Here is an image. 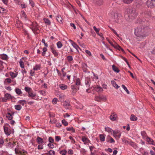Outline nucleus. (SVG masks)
Masks as SVG:
<instances>
[{
    "mask_svg": "<svg viewBox=\"0 0 155 155\" xmlns=\"http://www.w3.org/2000/svg\"><path fill=\"white\" fill-rule=\"evenodd\" d=\"M100 139L101 141H104L105 140V137L104 136H100Z\"/></svg>",
    "mask_w": 155,
    "mask_h": 155,
    "instance_id": "obj_64",
    "label": "nucleus"
},
{
    "mask_svg": "<svg viewBox=\"0 0 155 155\" xmlns=\"http://www.w3.org/2000/svg\"><path fill=\"white\" fill-rule=\"evenodd\" d=\"M122 87L124 89V90L128 94H129L130 93L129 91L128 90L127 88L124 85L122 84Z\"/></svg>",
    "mask_w": 155,
    "mask_h": 155,
    "instance_id": "obj_38",
    "label": "nucleus"
},
{
    "mask_svg": "<svg viewBox=\"0 0 155 155\" xmlns=\"http://www.w3.org/2000/svg\"><path fill=\"white\" fill-rule=\"evenodd\" d=\"M4 128L5 134L8 135V136L10 135L11 133V130H10V129H9L8 127H5V126L4 127Z\"/></svg>",
    "mask_w": 155,
    "mask_h": 155,
    "instance_id": "obj_8",
    "label": "nucleus"
},
{
    "mask_svg": "<svg viewBox=\"0 0 155 155\" xmlns=\"http://www.w3.org/2000/svg\"><path fill=\"white\" fill-rule=\"evenodd\" d=\"M6 117L8 118L9 120H12L13 118L11 114L10 113H7L6 114Z\"/></svg>",
    "mask_w": 155,
    "mask_h": 155,
    "instance_id": "obj_21",
    "label": "nucleus"
},
{
    "mask_svg": "<svg viewBox=\"0 0 155 155\" xmlns=\"http://www.w3.org/2000/svg\"><path fill=\"white\" fill-rule=\"evenodd\" d=\"M106 140L107 142L110 143H114L115 142V141L114 139L111 137L110 136L107 137L106 138Z\"/></svg>",
    "mask_w": 155,
    "mask_h": 155,
    "instance_id": "obj_9",
    "label": "nucleus"
},
{
    "mask_svg": "<svg viewBox=\"0 0 155 155\" xmlns=\"http://www.w3.org/2000/svg\"><path fill=\"white\" fill-rule=\"evenodd\" d=\"M137 14L135 8L127 9L125 12L124 17L127 21H131L134 19L137 16Z\"/></svg>",
    "mask_w": 155,
    "mask_h": 155,
    "instance_id": "obj_1",
    "label": "nucleus"
},
{
    "mask_svg": "<svg viewBox=\"0 0 155 155\" xmlns=\"http://www.w3.org/2000/svg\"><path fill=\"white\" fill-rule=\"evenodd\" d=\"M41 68L40 65L39 64H36L35 67H34L33 70H34L37 71L40 70Z\"/></svg>",
    "mask_w": 155,
    "mask_h": 155,
    "instance_id": "obj_30",
    "label": "nucleus"
},
{
    "mask_svg": "<svg viewBox=\"0 0 155 155\" xmlns=\"http://www.w3.org/2000/svg\"><path fill=\"white\" fill-rule=\"evenodd\" d=\"M48 145L49 147L51 148H53L54 147V145L53 144L49 143Z\"/></svg>",
    "mask_w": 155,
    "mask_h": 155,
    "instance_id": "obj_61",
    "label": "nucleus"
},
{
    "mask_svg": "<svg viewBox=\"0 0 155 155\" xmlns=\"http://www.w3.org/2000/svg\"><path fill=\"white\" fill-rule=\"evenodd\" d=\"M57 101H58V99L57 98H54L52 101L53 104H56L57 103Z\"/></svg>",
    "mask_w": 155,
    "mask_h": 155,
    "instance_id": "obj_54",
    "label": "nucleus"
},
{
    "mask_svg": "<svg viewBox=\"0 0 155 155\" xmlns=\"http://www.w3.org/2000/svg\"><path fill=\"white\" fill-rule=\"evenodd\" d=\"M130 119L131 120L135 121L137 120V118L134 115L132 114L130 116Z\"/></svg>",
    "mask_w": 155,
    "mask_h": 155,
    "instance_id": "obj_26",
    "label": "nucleus"
},
{
    "mask_svg": "<svg viewBox=\"0 0 155 155\" xmlns=\"http://www.w3.org/2000/svg\"><path fill=\"white\" fill-rule=\"evenodd\" d=\"M36 141L37 143L39 144H42L44 142L43 139L39 137H38L37 138Z\"/></svg>",
    "mask_w": 155,
    "mask_h": 155,
    "instance_id": "obj_14",
    "label": "nucleus"
},
{
    "mask_svg": "<svg viewBox=\"0 0 155 155\" xmlns=\"http://www.w3.org/2000/svg\"><path fill=\"white\" fill-rule=\"evenodd\" d=\"M25 90L26 91V92L28 93V94L29 92H30L32 90L31 88H30L28 87H25Z\"/></svg>",
    "mask_w": 155,
    "mask_h": 155,
    "instance_id": "obj_37",
    "label": "nucleus"
},
{
    "mask_svg": "<svg viewBox=\"0 0 155 155\" xmlns=\"http://www.w3.org/2000/svg\"><path fill=\"white\" fill-rule=\"evenodd\" d=\"M134 34L137 37L140 38V40H141L144 37H145L147 36L145 28L141 26L135 29Z\"/></svg>",
    "mask_w": 155,
    "mask_h": 155,
    "instance_id": "obj_2",
    "label": "nucleus"
},
{
    "mask_svg": "<svg viewBox=\"0 0 155 155\" xmlns=\"http://www.w3.org/2000/svg\"><path fill=\"white\" fill-rule=\"evenodd\" d=\"M71 87L72 90V94L73 95H74L75 94L76 92L78 90H79V87L76 85H71Z\"/></svg>",
    "mask_w": 155,
    "mask_h": 155,
    "instance_id": "obj_6",
    "label": "nucleus"
},
{
    "mask_svg": "<svg viewBox=\"0 0 155 155\" xmlns=\"http://www.w3.org/2000/svg\"><path fill=\"white\" fill-rule=\"evenodd\" d=\"M41 42L44 44V45L46 47H48V46L47 43H45V40L44 39H42Z\"/></svg>",
    "mask_w": 155,
    "mask_h": 155,
    "instance_id": "obj_49",
    "label": "nucleus"
},
{
    "mask_svg": "<svg viewBox=\"0 0 155 155\" xmlns=\"http://www.w3.org/2000/svg\"><path fill=\"white\" fill-rule=\"evenodd\" d=\"M147 141L149 144H152V145H154L155 143L152 139L150 138L147 137L146 139Z\"/></svg>",
    "mask_w": 155,
    "mask_h": 155,
    "instance_id": "obj_12",
    "label": "nucleus"
},
{
    "mask_svg": "<svg viewBox=\"0 0 155 155\" xmlns=\"http://www.w3.org/2000/svg\"><path fill=\"white\" fill-rule=\"evenodd\" d=\"M61 139V138L60 136H55V140L57 141H58Z\"/></svg>",
    "mask_w": 155,
    "mask_h": 155,
    "instance_id": "obj_58",
    "label": "nucleus"
},
{
    "mask_svg": "<svg viewBox=\"0 0 155 155\" xmlns=\"http://www.w3.org/2000/svg\"><path fill=\"white\" fill-rule=\"evenodd\" d=\"M105 131L108 133L112 132L113 131V130L112 129L108 127H105Z\"/></svg>",
    "mask_w": 155,
    "mask_h": 155,
    "instance_id": "obj_33",
    "label": "nucleus"
},
{
    "mask_svg": "<svg viewBox=\"0 0 155 155\" xmlns=\"http://www.w3.org/2000/svg\"><path fill=\"white\" fill-rule=\"evenodd\" d=\"M41 3L42 4H47L48 2L47 0H40Z\"/></svg>",
    "mask_w": 155,
    "mask_h": 155,
    "instance_id": "obj_46",
    "label": "nucleus"
},
{
    "mask_svg": "<svg viewBox=\"0 0 155 155\" xmlns=\"http://www.w3.org/2000/svg\"><path fill=\"white\" fill-rule=\"evenodd\" d=\"M66 130L68 131H71V132H75V130L72 127H69L66 128Z\"/></svg>",
    "mask_w": 155,
    "mask_h": 155,
    "instance_id": "obj_23",
    "label": "nucleus"
},
{
    "mask_svg": "<svg viewBox=\"0 0 155 155\" xmlns=\"http://www.w3.org/2000/svg\"><path fill=\"white\" fill-rule=\"evenodd\" d=\"M5 81H7L8 83L9 84L11 83L12 80L11 78H8L5 79Z\"/></svg>",
    "mask_w": 155,
    "mask_h": 155,
    "instance_id": "obj_56",
    "label": "nucleus"
},
{
    "mask_svg": "<svg viewBox=\"0 0 155 155\" xmlns=\"http://www.w3.org/2000/svg\"><path fill=\"white\" fill-rule=\"evenodd\" d=\"M63 105L64 107L67 108L68 106L70 105V102L69 101H65L64 102Z\"/></svg>",
    "mask_w": 155,
    "mask_h": 155,
    "instance_id": "obj_22",
    "label": "nucleus"
},
{
    "mask_svg": "<svg viewBox=\"0 0 155 155\" xmlns=\"http://www.w3.org/2000/svg\"><path fill=\"white\" fill-rule=\"evenodd\" d=\"M10 74L12 78H15L18 75V73H15L13 72H10Z\"/></svg>",
    "mask_w": 155,
    "mask_h": 155,
    "instance_id": "obj_28",
    "label": "nucleus"
},
{
    "mask_svg": "<svg viewBox=\"0 0 155 155\" xmlns=\"http://www.w3.org/2000/svg\"><path fill=\"white\" fill-rule=\"evenodd\" d=\"M51 51L52 53L54 54L55 57H56L58 56V52L56 51L55 50V49Z\"/></svg>",
    "mask_w": 155,
    "mask_h": 155,
    "instance_id": "obj_32",
    "label": "nucleus"
},
{
    "mask_svg": "<svg viewBox=\"0 0 155 155\" xmlns=\"http://www.w3.org/2000/svg\"><path fill=\"white\" fill-rule=\"evenodd\" d=\"M5 97L8 100L9 99H12L13 98V97L10 94L8 93H6L5 94Z\"/></svg>",
    "mask_w": 155,
    "mask_h": 155,
    "instance_id": "obj_25",
    "label": "nucleus"
},
{
    "mask_svg": "<svg viewBox=\"0 0 155 155\" xmlns=\"http://www.w3.org/2000/svg\"><path fill=\"white\" fill-rule=\"evenodd\" d=\"M111 83L113 86L117 89L119 87V86L116 84V82L114 81H111Z\"/></svg>",
    "mask_w": 155,
    "mask_h": 155,
    "instance_id": "obj_24",
    "label": "nucleus"
},
{
    "mask_svg": "<svg viewBox=\"0 0 155 155\" xmlns=\"http://www.w3.org/2000/svg\"><path fill=\"white\" fill-rule=\"evenodd\" d=\"M112 132L113 133L114 136L117 134H118V136H121V134L120 131L117 129H116L115 130H113Z\"/></svg>",
    "mask_w": 155,
    "mask_h": 155,
    "instance_id": "obj_10",
    "label": "nucleus"
},
{
    "mask_svg": "<svg viewBox=\"0 0 155 155\" xmlns=\"http://www.w3.org/2000/svg\"><path fill=\"white\" fill-rule=\"evenodd\" d=\"M133 0H123L124 2L127 4H129L131 3Z\"/></svg>",
    "mask_w": 155,
    "mask_h": 155,
    "instance_id": "obj_45",
    "label": "nucleus"
},
{
    "mask_svg": "<svg viewBox=\"0 0 155 155\" xmlns=\"http://www.w3.org/2000/svg\"><path fill=\"white\" fill-rule=\"evenodd\" d=\"M56 19L57 21L60 23L62 24L63 23L62 18L60 15H57Z\"/></svg>",
    "mask_w": 155,
    "mask_h": 155,
    "instance_id": "obj_15",
    "label": "nucleus"
},
{
    "mask_svg": "<svg viewBox=\"0 0 155 155\" xmlns=\"http://www.w3.org/2000/svg\"><path fill=\"white\" fill-rule=\"evenodd\" d=\"M94 100L97 101H101L102 100L105 101L107 100V98L105 96L101 95L98 96H96L94 97Z\"/></svg>",
    "mask_w": 155,
    "mask_h": 155,
    "instance_id": "obj_4",
    "label": "nucleus"
},
{
    "mask_svg": "<svg viewBox=\"0 0 155 155\" xmlns=\"http://www.w3.org/2000/svg\"><path fill=\"white\" fill-rule=\"evenodd\" d=\"M82 140L85 144H87L88 143L89 141V140L85 136H84L82 138Z\"/></svg>",
    "mask_w": 155,
    "mask_h": 155,
    "instance_id": "obj_17",
    "label": "nucleus"
},
{
    "mask_svg": "<svg viewBox=\"0 0 155 155\" xmlns=\"http://www.w3.org/2000/svg\"><path fill=\"white\" fill-rule=\"evenodd\" d=\"M110 28L112 31L113 33L115 34L117 37H119V35L117 34V33L116 31L112 28L111 27L109 26Z\"/></svg>",
    "mask_w": 155,
    "mask_h": 155,
    "instance_id": "obj_44",
    "label": "nucleus"
},
{
    "mask_svg": "<svg viewBox=\"0 0 155 155\" xmlns=\"http://www.w3.org/2000/svg\"><path fill=\"white\" fill-rule=\"evenodd\" d=\"M80 80L79 78H78L76 80V82H75V85L76 86L80 85Z\"/></svg>",
    "mask_w": 155,
    "mask_h": 155,
    "instance_id": "obj_41",
    "label": "nucleus"
},
{
    "mask_svg": "<svg viewBox=\"0 0 155 155\" xmlns=\"http://www.w3.org/2000/svg\"><path fill=\"white\" fill-rule=\"evenodd\" d=\"M83 106L81 104H79L78 106H77V108L78 109L81 110L83 108Z\"/></svg>",
    "mask_w": 155,
    "mask_h": 155,
    "instance_id": "obj_50",
    "label": "nucleus"
},
{
    "mask_svg": "<svg viewBox=\"0 0 155 155\" xmlns=\"http://www.w3.org/2000/svg\"><path fill=\"white\" fill-rule=\"evenodd\" d=\"M103 2V0H96L97 4L98 5H102Z\"/></svg>",
    "mask_w": 155,
    "mask_h": 155,
    "instance_id": "obj_35",
    "label": "nucleus"
},
{
    "mask_svg": "<svg viewBox=\"0 0 155 155\" xmlns=\"http://www.w3.org/2000/svg\"><path fill=\"white\" fill-rule=\"evenodd\" d=\"M6 9L0 7V12L3 13L5 11Z\"/></svg>",
    "mask_w": 155,
    "mask_h": 155,
    "instance_id": "obj_55",
    "label": "nucleus"
},
{
    "mask_svg": "<svg viewBox=\"0 0 155 155\" xmlns=\"http://www.w3.org/2000/svg\"><path fill=\"white\" fill-rule=\"evenodd\" d=\"M110 118L111 120L113 121L115 120L116 119L115 117H114V116H112V115H110Z\"/></svg>",
    "mask_w": 155,
    "mask_h": 155,
    "instance_id": "obj_47",
    "label": "nucleus"
},
{
    "mask_svg": "<svg viewBox=\"0 0 155 155\" xmlns=\"http://www.w3.org/2000/svg\"><path fill=\"white\" fill-rule=\"evenodd\" d=\"M57 45L58 48H60L63 45L60 41H59L57 43Z\"/></svg>",
    "mask_w": 155,
    "mask_h": 155,
    "instance_id": "obj_34",
    "label": "nucleus"
},
{
    "mask_svg": "<svg viewBox=\"0 0 155 155\" xmlns=\"http://www.w3.org/2000/svg\"><path fill=\"white\" fill-rule=\"evenodd\" d=\"M43 20L45 22V24L48 25H50L51 24V22L48 19L46 18H43Z\"/></svg>",
    "mask_w": 155,
    "mask_h": 155,
    "instance_id": "obj_20",
    "label": "nucleus"
},
{
    "mask_svg": "<svg viewBox=\"0 0 155 155\" xmlns=\"http://www.w3.org/2000/svg\"><path fill=\"white\" fill-rule=\"evenodd\" d=\"M19 63L21 67L22 68H24V63L23 61L21 60L19 61Z\"/></svg>",
    "mask_w": 155,
    "mask_h": 155,
    "instance_id": "obj_42",
    "label": "nucleus"
},
{
    "mask_svg": "<svg viewBox=\"0 0 155 155\" xmlns=\"http://www.w3.org/2000/svg\"><path fill=\"white\" fill-rule=\"evenodd\" d=\"M144 14L147 16H148L150 17L154 18V15L152 12L150 10H147L144 12Z\"/></svg>",
    "mask_w": 155,
    "mask_h": 155,
    "instance_id": "obj_7",
    "label": "nucleus"
},
{
    "mask_svg": "<svg viewBox=\"0 0 155 155\" xmlns=\"http://www.w3.org/2000/svg\"><path fill=\"white\" fill-rule=\"evenodd\" d=\"M61 122L62 124L64 126H67L68 125V122L65 119L62 120Z\"/></svg>",
    "mask_w": 155,
    "mask_h": 155,
    "instance_id": "obj_39",
    "label": "nucleus"
},
{
    "mask_svg": "<svg viewBox=\"0 0 155 155\" xmlns=\"http://www.w3.org/2000/svg\"><path fill=\"white\" fill-rule=\"evenodd\" d=\"M1 98L2 99V102H6L8 100V99L5 97H1Z\"/></svg>",
    "mask_w": 155,
    "mask_h": 155,
    "instance_id": "obj_57",
    "label": "nucleus"
},
{
    "mask_svg": "<svg viewBox=\"0 0 155 155\" xmlns=\"http://www.w3.org/2000/svg\"><path fill=\"white\" fill-rule=\"evenodd\" d=\"M60 88L62 90H64L67 89L68 88V86L64 84H61L59 86Z\"/></svg>",
    "mask_w": 155,
    "mask_h": 155,
    "instance_id": "obj_19",
    "label": "nucleus"
},
{
    "mask_svg": "<svg viewBox=\"0 0 155 155\" xmlns=\"http://www.w3.org/2000/svg\"><path fill=\"white\" fill-rule=\"evenodd\" d=\"M112 68L113 70L116 72L119 73L120 71V70L114 65H112Z\"/></svg>",
    "mask_w": 155,
    "mask_h": 155,
    "instance_id": "obj_18",
    "label": "nucleus"
},
{
    "mask_svg": "<svg viewBox=\"0 0 155 155\" xmlns=\"http://www.w3.org/2000/svg\"><path fill=\"white\" fill-rule=\"evenodd\" d=\"M100 56L103 60L105 61L107 60V59L105 58L103 54H100Z\"/></svg>",
    "mask_w": 155,
    "mask_h": 155,
    "instance_id": "obj_60",
    "label": "nucleus"
},
{
    "mask_svg": "<svg viewBox=\"0 0 155 155\" xmlns=\"http://www.w3.org/2000/svg\"><path fill=\"white\" fill-rule=\"evenodd\" d=\"M87 64L85 63H83L82 64V68L83 69L87 68Z\"/></svg>",
    "mask_w": 155,
    "mask_h": 155,
    "instance_id": "obj_63",
    "label": "nucleus"
},
{
    "mask_svg": "<svg viewBox=\"0 0 155 155\" xmlns=\"http://www.w3.org/2000/svg\"><path fill=\"white\" fill-rule=\"evenodd\" d=\"M129 144L132 146L134 148H136L137 147V146L136 144L135 143H134V142L131 141L130 142H129Z\"/></svg>",
    "mask_w": 155,
    "mask_h": 155,
    "instance_id": "obj_36",
    "label": "nucleus"
},
{
    "mask_svg": "<svg viewBox=\"0 0 155 155\" xmlns=\"http://www.w3.org/2000/svg\"><path fill=\"white\" fill-rule=\"evenodd\" d=\"M21 106L19 104H18L16 105H15V109L17 110H19L21 109Z\"/></svg>",
    "mask_w": 155,
    "mask_h": 155,
    "instance_id": "obj_31",
    "label": "nucleus"
},
{
    "mask_svg": "<svg viewBox=\"0 0 155 155\" xmlns=\"http://www.w3.org/2000/svg\"><path fill=\"white\" fill-rule=\"evenodd\" d=\"M1 56V58L4 60H7L8 59V56L7 55L5 54H0Z\"/></svg>",
    "mask_w": 155,
    "mask_h": 155,
    "instance_id": "obj_16",
    "label": "nucleus"
},
{
    "mask_svg": "<svg viewBox=\"0 0 155 155\" xmlns=\"http://www.w3.org/2000/svg\"><path fill=\"white\" fill-rule=\"evenodd\" d=\"M93 28L94 30L97 33H99V31L100 30V29L97 28L95 26H94L93 27Z\"/></svg>",
    "mask_w": 155,
    "mask_h": 155,
    "instance_id": "obj_43",
    "label": "nucleus"
},
{
    "mask_svg": "<svg viewBox=\"0 0 155 155\" xmlns=\"http://www.w3.org/2000/svg\"><path fill=\"white\" fill-rule=\"evenodd\" d=\"M94 89L98 92H101L103 91V88L101 87L98 86L94 88Z\"/></svg>",
    "mask_w": 155,
    "mask_h": 155,
    "instance_id": "obj_13",
    "label": "nucleus"
},
{
    "mask_svg": "<svg viewBox=\"0 0 155 155\" xmlns=\"http://www.w3.org/2000/svg\"><path fill=\"white\" fill-rule=\"evenodd\" d=\"M16 146L17 147L15 149V153L18 155H26L27 154V152L25 150L21 149L19 147L18 143L17 141L14 140L12 143V145H11V148H13L14 147Z\"/></svg>",
    "mask_w": 155,
    "mask_h": 155,
    "instance_id": "obj_3",
    "label": "nucleus"
},
{
    "mask_svg": "<svg viewBox=\"0 0 155 155\" xmlns=\"http://www.w3.org/2000/svg\"><path fill=\"white\" fill-rule=\"evenodd\" d=\"M86 53L88 54L89 56H91V52L88 50H85Z\"/></svg>",
    "mask_w": 155,
    "mask_h": 155,
    "instance_id": "obj_62",
    "label": "nucleus"
},
{
    "mask_svg": "<svg viewBox=\"0 0 155 155\" xmlns=\"http://www.w3.org/2000/svg\"><path fill=\"white\" fill-rule=\"evenodd\" d=\"M28 94L29 97H31L32 99H35L34 97L36 96V94L33 93L32 91H31Z\"/></svg>",
    "mask_w": 155,
    "mask_h": 155,
    "instance_id": "obj_11",
    "label": "nucleus"
},
{
    "mask_svg": "<svg viewBox=\"0 0 155 155\" xmlns=\"http://www.w3.org/2000/svg\"><path fill=\"white\" fill-rule=\"evenodd\" d=\"M67 153V151L65 150L61 151L60 153L62 155H65Z\"/></svg>",
    "mask_w": 155,
    "mask_h": 155,
    "instance_id": "obj_48",
    "label": "nucleus"
},
{
    "mask_svg": "<svg viewBox=\"0 0 155 155\" xmlns=\"http://www.w3.org/2000/svg\"><path fill=\"white\" fill-rule=\"evenodd\" d=\"M148 7L153 8L155 7V0H148L147 2Z\"/></svg>",
    "mask_w": 155,
    "mask_h": 155,
    "instance_id": "obj_5",
    "label": "nucleus"
},
{
    "mask_svg": "<svg viewBox=\"0 0 155 155\" xmlns=\"http://www.w3.org/2000/svg\"><path fill=\"white\" fill-rule=\"evenodd\" d=\"M15 91L16 93L18 95H20L22 94V92L20 89L18 88L15 89Z\"/></svg>",
    "mask_w": 155,
    "mask_h": 155,
    "instance_id": "obj_29",
    "label": "nucleus"
},
{
    "mask_svg": "<svg viewBox=\"0 0 155 155\" xmlns=\"http://www.w3.org/2000/svg\"><path fill=\"white\" fill-rule=\"evenodd\" d=\"M48 152L50 154V155H55V152L54 151L50 150H49Z\"/></svg>",
    "mask_w": 155,
    "mask_h": 155,
    "instance_id": "obj_52",
    "label": "nucleus"
},
{
    "mask_svg": "<svg viewBox=\"0 0 155 155\" xmlns=\"http://www.w3.org/2000/svg\"><path fill=\"white\" fill-rule=\"evenodd\" d=\"M72 46L75 48L77 50V51H78V48L79 49H80L81 50V48H80L75 42H73L72 43Z\"/></svg>",
    "mask_w": 155,
    "mask_h": 155,
    "instance_id": "obj_27",
    "label": "nucleus"
},
{
    "mask_svg": "<svg viewBox=\"0 0 155 155\" xmlns=\"http://www.w3.org/2000/svg\"><path fill=\"white\" fill-rule=\"evenodd\" d=\"M90 83H91V82L89 80H87L85 81V84L87 86H88V87H89L90 86Z\"/></svg>",
    "mask_w": 155,
    "mask_h": 155,
    "instance_id": "obj_40",
    "label": "nucleus"
},
{
    "mask_svg": "<svg viewBox=\"0 0 155 155\" xmlns=\"http://www.w3.org/2000/svg\"><path fill=\"white\" fill-rule=\"evenodd\" d=\"M68 60L70 61H71L73 60V58L71 56H68L67 57Z\"/></svg>",
    "mask_w": 155,
    "mask_h": 155,
    "instance_id": "obj_53",
    "label": "nucleus"
},
{
    "mask_svg": "<svg viewBox=\"0 0 155 155\" xmlns=\"http://www.w3.org/2000/svg\"><path fill=\"white\" fill-rule=\"evenodd\" d=\"M49 141L51 143H53L54 142V139L51 137H49Z\"/></svg>",
    "mask_w": 155,
    "mask_h": 155,
    "instance_id": "obj_51",
    "label": "nucleus"
},
{
    "mask_svg": "<svg viewBox=\"0 0 155 155\" xmlns=\"http://www.w3.org/2000/svg\"><path fill=\"white\" fill-rule=\"evenodd\" d=\"M38 148L39 150L42 149L43 148V146L41 144L39 145L38 147Z\"/></svg>",
    "mask_w": 155,
    "mask_h": 155,
    "instance_id": "obj_59",
    "label": "nucleus"
}]
</instances>
